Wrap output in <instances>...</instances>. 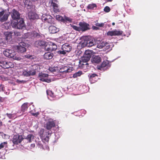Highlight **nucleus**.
Masks as SVG:
<instances>
[{
	"label": "nucleus",
	"mask_w": 160,
	"mask_h": 160,
	"mask_svg": "<svg viewBox=\"0 0 160 160\" xmlns=\"http://www.w3.org/2000/svg\"><path fill=\"white\" fill-rule=\"evenodd\" d=\"M16 82L18 84L21 83H25L26 82V81L24 80H19L18 79H17L16 81Z\"/></svg>",
	"instance_id": "nucleus-48"
},
{
	"label": "nucleus",
	"mask_w": 160,
	"mask_h": 160,
	"mask_svg": "<svg viewBox=\"0 0 160 160\" xmlns=\"http://www.w3.org/2000/svg\"><path fill=\"white\" fill-rule=\"evenodd\" d=\"M79 62V65H81V66H82V65H86V63L85 64L83 63L84 62H82V61H80Z\"/></svg>",
	"instance_id": "nucleus-55"
},
{
	"label": "nucleus",
	"mask_w": 160,
	"mask_h": 160,
	"mask_svg": "<svg viewBox=\"0 0 160 160\" xmlns=\"http://www.w3.org/2000/svg\"><path fill=\"white\" fill-rule=\"evenodd\" d=\"M38 66L36 65H35L31 67L30 69L29 70L30 72V76H33L36 74V70L38 69Z\"/></svg>",
	"instance_id": "nucleus-17"
},
{
	"label": "nucleus",
	"mask_w": 160,
	"mask_h": 160,
	"mask_svg": "<svg viewBox=\"0 0 160 160\" xmlns=\"http://www.w3.org/2000/svg\"><path fill=\"white\" fill-rule=\"evenodd\" d=\"M22 75L24 76L28 77L30 76V72L28 69H23L20 72Z\"/></svg>",
	"instance_id": "nucleus-27"
},
{
	"label": "nucleus",
	"mask_w": 160,
	"mask_h": 160,
	"mask_svg": "<svg viewBox=\"0 0 160 160\" xmlns=\"http://www.w3.org/2000/svg\"><path fill=\"white\" fill-rule=\"evenodd\" d=\"M53 53L49 52H46L43 55L44 58L45 59L48 60L51 59L53 57Z\"/></svg>",
	"instance_id": "nucleus-22"
},
{
	"label": "nucleus",
	"mask_w": 160,
	"mask_h": 160,
	"mask_svg": "<svg viewBox=\"0 0 160 160\" xmlns=\"http://www.w3.org/2000/svg\"><path fill=\"white\" fill-rule=\"evenodd\" d=\"M101 61V58L99 56H93L91 59V61L93 63L98 64Z\"/></svg>",
	"instance_id": "nucleus-15"
},
{
	"label": "nucleus",
	"mask_w": 160,
	"mask_h": 160,
	"mask_svg": "<svg viewBox=\"0 0 160 160\" xmlns=\"http://www.w3.org/2000/svg\"><path fill=\"white\" fill-rule=\"evenodd\" d=\"M34 136L32 134H29L28 135L26 138H24V139H26L27 140V142H31L32 138H34Z\"/></svg>",
	"instance_id": "nucleus-28"
},
{
	"label": "nucleus",
	"mask_w": 160,
	"mask_h": 160,
	"mask_svg": "<svg viewBox=\"0 0 160 160\" xmlns=\"http://www.w3.org/2000/svg\"><path fill=\"white\" fill-rule=\"evenodd\" d=\"M47 93L48 95L50 96L52 98L54 97V93L52 91L47 90Z\"/></svg>",
	"instance_id": "nucleus-40"
},
{
	"label": "nucleus",
	"mask_w": 160,
	"mask_h": 160,
	"mask_svg": "<svg viewBox=\"0 0 160 160\" xmlns=\"http://www.w3.org/2000/svg\"><path fill=\"white\" fill-rule=\"evenodd\" d=\"M88 76L90 81L92 83H94L97 81L98 77V75L95 73L89 74Z\"/></svg>",
	"instance_id": "nucleus-13"
},
{
	"label": "nucleus",
	"mask_w": 160,
	"mask_h": 160,
	"mask_svg": "<svg viewBox=\"0 0 160 160\" xmlns=\"http://www.w3.org/2000/svg\"><path fill=\"white\" fill-rule=\"evenodd\" d=\"M64 19L65 20V22H63L64 23L71 22L72 21V18L68 17L65 15H64Z\"/></svg>",
	"instance_id": "nucleus-34"
},
{
	"label": "nucleus",
	"mask_w": 160,
	"mask_h": 160,
	"mask_svg": "<svg viewBox=\"0 0 160 160\" xmlns=\"http://www.w3.org/2000/svg\"><path fill=\"white\" fill-rule=\"evenodd\" d=\"M110 11V8L108 6L105 7L104 9V11L106 12H108Z\"/></svg>",
	"instance_id": "nucleus-46"
},
{
	"label": "nucleus",
	"mask_w": 160,
	"mask_h": 160,
	"mask_svg": "<svg viewBox=\"0 0 160 160\" xmlns=\"http://www.w3.org/2000/svg\"><path fill=\"white\" fill-rule=\"evenodd\" d=\"M55 48H53L52 45H50L49 46V47L46 48H45V49L47 51H55Z\"/></svg>",
	"instance_id": "nucleus-38"
},
{
	"label": "nucleus",
	"mask_w": 160,
	"mask_h": 160,
	"mask_svg": "<svg viewBox=\"0 0 160 160\" xmlns=\"http://www.w3.org/2000/svg\"><path fill=\"white\" fill-rule=\"evenodd\" d=\"M95 22V25L98 27H103L104 25V24L103 23H99L98 22Z\"/></svg>",
	"instance_id": "nucleus-42"
},
{
	"label": "nucleus",
	"mask_w": 160,
	"mask_h": 160,
	"mask_svg": "<svg viewBox=\"0 0 160 160\" xmlns=\"http://www.w3.org/2000/svg\"><path fill=\"white\" fill-rule=\"evenodd\" d=\"M51 45H52L53 48H55V50L57 48V46L55 44L53 43Z\"/></svg>",
	"instance_id": "nucleus-54"
},
{
	"label": "nucleus",
	"mask_w": 160,
	"mask_h": 160,
	"mask_svg": "<svg viewBox=\"0 0 160 160\" xmlns=\"http://www.w3.org/2000/svg\"><path fill=\"white\" fill-rule=\"evenodd\" d=\"M45 44V42L43 41H38L35 42V46L37 47H39L44 46Z\"/></svg>",
	"instance_id": "nucleus-24"
},
{
	"label": "nucleus",
	"mask_w": 160,
	"mask_h": 160,
	"mask_svg": "<svg viewBox=\"0 0 160 160\" xmlns=\"http://www.w3.org/2000/svg\"><path fill=\"white\" fill-rule=\"evenodd\" d=\"M6 115L9 118L12 119L15 116L16 114L15 113L11 114L7 113Z\"/></svg>",
	"instance_id": "nucleus-41"
},
{
	"label": "nucleus",
	"mask_w": 160,
	"mask_h": 160,
	"mask_svg": "<svg viewBox=\"0 0 160 160\" xmlns=\"http://www.w3.org/2000/svg\"><path fill=\"white\" fill-rule=\"evenodd\" d=\"M2 122L0 120V127L2 125Z\"/></svg>",
	"instance_id": "nucleus-59"
},
{
	"label": "nucleus",
	"mask_w": 160,
	"mask_h": 160,
	"mask_svg": "<svg viewBox=\"0 0 160 160\" xmlns=\"http://www.w3.org/2000/svg\"><path fill=\"white\" fill-rule=\"evenodd\" d=\"M82 74V72L79 71L74 74L73 75V77L74 78H77L78 77L80 76Z\"/></svg>",
	"instance_id": "nucleus-35"
},
{
	"label": "nucleus",
	"mask_w": 160,
	"mask_h": 160,
	"mask_svg": "<svg viewBox=\"0 0 160 160\" xmlns=\"http://www.w3.org/2000/svg\"><path fill=\"white\" fill-rule=\"evenodd\" d=\"M3 53L5 56L8 58L17 60L21 59V58L16 56L15 52L13 50L6 49L3 51Z\"/></svg>",
	"instance_id": "nucleus-2"
},
{
	"label": "nucleus",
	"mask_w": 160,
	"mask_h": 160,
	"mask_svg": "<svg viewBox=\"0 0 160 160\" xmlns=\"http://www.w3.org/2000/svg\"><path fill=\"white\" fill-rule=\"evenodd\" d=\"M31 146L33 148L34 147H35V144H32L31 145Z\"/></svg>",
	"instance_id": "nucleus-60"
},
{
	"label": "nucleus",
	"mask_w": 160,
	"mask_h": 160,
	"mask_svg": "<svg viewBox=\"0 0 160 160\" xmlns=\"http://www.w3.org/2000/svg\"><path fill=\"white\" fill-rule=\"evenodd\" d=\"M92 29L94 30H98L99 29L98 27L97 26L96 27V26H92Z\"/></svg>",
	"instance_id": "nucleus-52"
},
{
	"label": "nucleus",
	"mask_w": 160,
	"mask_h": 160,
	"mask_svg": "<svg viewBox=\"0 0 160 160\" xmlns=\"http://www.w3.org/2000/svg\"><path fill=\"white\" fill-rule=\"evenodd\" d=\"M63 68L64 71H62V69H60L61 72H70L73 70V68L72 67L64 66Z\"/></svg>",
	"instance_id": "nucleus-21"
},
{
	"label": "nucleus",
	"mask_w": 160,
	"mask_h": 160,
	"mask_svg": "<svg viewBox=\"0 0 160 160\" xmlns=\"http://www.w3.org/2000/svg\"><path fill=\"white\" fill-rule=\"evenodd\" d=\"M123 32L122 31L117 30L116 29L112 31H109L107 33L108 36H120L122 35Z\"/></svg>",
	"instance_id": "nucleus-10"
},
{
	"label": "nucleus",
	"mask_w": 160,
	"mask_h": 160,
	"mask_svg": "<svg viewBox=\"0 0 160 160\" xmlns=\"http://www.w3.org/2000/svg\"><path fill=\"white\" fill-rule=\"evenodd\" d=\"M55 123L54 121L50 119L46 122L45 127L47 129L50 130L52 128L55 127Z\"/></svg>",
	"instance_id": "nucleus-12"
},
{
	"label": "nucleus",
	"mask_w": 160,
	"mask_h": 160,
	"mask_svg": "<svg viewBox=\"0 0 160 160\" xmlns=\"http://www.w3.org/2000/svg\"><path fill=\"white\" fill-rule=\"evenodd\" d=\"M39 114V113L38 112H36V113H32V115L34 116H36V117H37V116Z\"/></svg>",
	"instance_id": "nucleus-57"
},
{
	"label": "nucleus",
	"mask_w": 160,
	"mask_h": 160,
	"mask_svg": "<svg viewBox=\"0 0 160 160\" xmlns=\"http://www.w3.org/2000/svg\"><path fill=\"white\" fill-rule=\"evenodd\" d=\"M33 56L32 55H30L29 54H27L25 55V57L26 58L29 59H33Z\"/></svg>",
	"instance_id": "nucleus-43"
},
{
	"label": "nucleus",
	"mask_w": 160,
	"mask_h": 160,
	"mask_svg": "<svg viewBox=\"0 0 160 160\" xmlns=\"http://www.w3.org/2000/svg\"><path fill=\"white\" fill-rule=\"evenodd\" d=\"M26 44L23 42L19 43L18 45L17 46V49L18 52L20 53H23L26 51L25 47Z\"/></svg>",
	"instance_id": "nucleus-8"
},
{
	"label": "nucleus",
	"mask_w": 160,
	"mask_h": 160,
	"mask_svg": "<svg viewBox=\"0 0 160 160\" xmlns=\"http://www.w3.org/2000/svg\"><path fill=\"white\" fill-rule=\"evenodd\" d=\"M49 70L51 72H53L55 71V70L52 68H50Z\"/></svg>",
	"instance_id": "nucleus-56"
},
{
	"label": "nucleus",
	"mask_w": 160,
	"mask_h": 160,
	"mask_svg": "<svg viewBox=\"0 0 160 160\" xmlns=\"http://www.w3.org/2000/svg\"><path fill=\"white\" fill-rule=\"evenodd\" d=\"M78 25L80 26V31L84 32L90 29L89 24L84 22H80Z\"/></svg>",
	"instance_id": "nucleus-7"
},
{
	"label": "nucleus",
	"mask_w": 160,
	"mask_h": 160,
	"mask_svg": "<svg viewBox=\"0 0 160 160\" xmlns=\"http://www.w3.org/2000/svg\"><path fill=\"white\" fill-rule=\"evenodd\" d=\"M24 38H32V32H28L25 33Z\"/></svg>",
	"instance_id": "nucleus-36"
},
{
	"label": "nucleus",
	"mask_w": 160,
	"mask_h": 160,
	"mask_svg": "<svg viewBox=\"0 0 160 160\" xmlns=\"http://www.w3.org/2000/svg\"><path fill=\"white\" fill-rule=\"evenodd\" d=\"M112 1V0H107L108 2H111Z\"/></svg>",
	"instance_id": "nucleus-61"
},
{
	"label": "nucleus",
	"mask_w": 160,
	"mask_h": 160,
	"mask_svg": "<svg viewBox=\"0 0 160 160\" xmlns=\"http://www.w3.org/2000/svg\"><path fill=\"white\" fill-rule=\"evenodd\" d=\"M115 25V23L114 22H112V25L114 26Z\"/></svg>",
	"instance_id": "nucleus-62"
},
{
	"label": "nucleus",
	"mask_w": 160,
	"mask_h": 160,
	"mask_svg": "<svg viewBox=\"0 0 160 160\" xmlns=\"http://www.w3.org/2000/svg\"><path fill=\"white\" fill-rule=\"evenodd\" d=\"M41 37V35L40 33H38L35 31H34L32 32V38H39Z\"/></svg>",
	"instance_id": "nucleus-31"
},
{
	"label": "nucleus",
	"mask_w": 160,
	"mask_h": 160,
	"mask_svg": "<svg viewBox=\"0 0 160 160\" xmlns=\"http://www.w3.org/2000/svg\"><path fill=\"white\" fill-rule=\"evenodd\" d=\"M61 69H62V71H64L63 68H61Z\"/></svg>",
	"instance_id": "nucleus-64"
},
{
	"label": "nucleus",
	"mask_w": 160,
	"mask_h": 160,
	"mask_svg": "<svg viewBox=\"0 0 160 160\" xmlns=\"http://www.w3.org/2000/svg\"><path fill=\"white\" fill-rule=\"evenodd\" d=\"M105 45V43L104 42H102L100 44L98 45V48H103L104 47Z\"/></svg>",
	"instance_id": "nucleus-44"
},
{
	"label": "nucleus",
	"mask_w": 160,
	"mask_h": 160,
	"mask_svg": "<svg viewBox=\"0 0 160 160\" xmlns=\"http://www.w3.org/2000/svg\"><path fill=\"white\" fill-rule=\"evenodd\" d=\"M38 145H39V147L40 148H42L43 147V145H42V144H41V143H38Z\"/></svg>",
	"instance_id": "nucleus-58"
},
{
	"label": "nucleus",
	"mask_w": 160,
	"mask_h": 160,
	"mask_svg": "<svg viewBox=\"0 0 160 160\" xmlns=\"http://www.w3.org/2000/svg\"><path fill=\"white\" fill-rule=\"evenodd\" d=\"M0 88L1 89V91H4V85L1 84L0 85Z\"/></svg>",
	"instance_id": "nucleus-51"
},
{
	"label": "nucleus",
	"mask_w": 160,
	"mask_h": 160,
	"mask_svg": "<svg viewBox=\"0 0 160 160\" xmlns=\"http://www.w3.org/2000/svg\"><path fill=\"white\" fill-rule=\"evenodd\" d=\"M5 100V98H2L0 96V102H3Z\"/></svg>",
	"instance_id": "nucleus-53"
},
{
	"label": "nucleus",
	"mask_w": 160,
	"mask_h": 160,
	"mask_svg": "<svg viewBox=\"0 0 160 160\" xmlns=\"http://www.w3.org/2000/svg\"><path fill=\"white\" fill-rule=\"evenodd\" d=\"M72 27L74 30L80 32V26L79 27L74 25H72L71 26Z\"/></svg>",
	"instance_id": "nucleus-39"
},
{
	"label": "nucleus",
	"mask_w": 160,
	"mask_h": 160,
	"mask_svg": "<svg viewBox=\"0 0 160 160\" xmlns=\"http://www.w3.org/2000/svg\"><path fill=\"white\" fill-rule=\"evenodd\" d=\"M8 66H9V68H12L14 67V65L13 63L10 62H8Z\"/></svg>",
	"instance_id": "nucleus-50"
},
{
	"label": "nucleus",
	"mask_w": 160,
	"mask_h": 160,
	"mask_svg": "<svg viewBox=\"0 0 160 160\" xmlns=\"http://www.w3.org/2000/svg\"><path fill=\"white\" fill-rule=\"evenodd\" d=\"M12 27L15 28L22 29L25 26L24 20L22 18H19L16 20V21L12 22Z\"/></svg>",
	"instance_id": "nucleus-1"
},
{
	"label": "nucleus",
	"mask_w": 160,
	"mask_h": 160,
	"mask_svg": "<svg viewBox=\"0 0 160 160\" xmlns=\"http://www.w3.org/2000/svg\"><path fill=\"white\" fill-rule=\"evenodd\" d=\"M48 135H50H50H51V133H50V132H48Z\"/></svg>",
	"instance_id": "nucleus-63"
},
{
	"label": "nucleus",
	"mask_w": 160,
	"mask_h": 160,
	"mask_svg": "<svg viewBox=\"0 0 160 160\" xmlns=\"http://www.w3.org/2000/svg\"><path fill=\"white\" fill-rule=\"evenodd\" d=\"M48 75L47 73H45L42 72L39 73L38 75V78L40 80L47 82H51V80H48Z\"/></svg>",
	"instance_id": "nucleus-9"
},
{
	"label": "nucleus",
	"mask_w": 160,
	"mask_h": 160,
	"mask_svg": "<svg viewBox=\"0 0 160 160\" xmlns=\"http://www.w3.org/2000/svg\"><path fill=\"white\" fill-rule=\"evenodd\" d=\"M72 49V47L68 43L63 44L62 47V50H64L67 52H70Z\"/></svg>",
	"instance_id": "nucleus-14"
},
{
	"label": "nucleus",
	"mask_w": 160,
	"mask_h": 160,
	"mask_svg": "<svg viewBox=\"0 0 160 160\" xmlns=\"http://www.w3.org/2000/svg\"><path fill=\"white\" fill-rule=\"evenodd\" d=\"M42 19V21L48 23L50 24H54V19L49 15L43 14Z\"/></svg>",
	"instance_id": "nucleus-5"
},
{
	"label": "nucleus",
	"mask_w": 160,
	"mask_h": 160,
	"mask_svg": "<svg viewBox=\"0 0 160 160\" xmlns=\"http://www.w3.org/2000/svg\"><path fill=\"white\" fill-rule=\"evenodd\" d=\"M1 66L4 68H8L9 67L8 66V62L6 61H2L0 62Z\"/></svg>",
	"instance_id": "nucleus-29"
},
{
	"label": "nucleus",
	"mask_w": 160,
	"mask_h": 160,
	"mask_svg": "<svg viewBox=\"0 0 160 160\" xmlns=\"http://www.w3.org/2000/svg\"><path fill=\"white\" fill-rule=\"evenodd\" d=\"M59 28L53 25H51L49 27V31L50 33H55L59 31Z\"/></svg>",
	"instance_id": "nucleus-16"
},
{
	"label": "nucleus",
	"mask_w": 160,
	"mask_h": 160,
	"mask_svg": "<svg viewBox=\"0 0 160 160\" xmlns=\"http://www.w3.org/2000/svg\"><path fill=\"white\" fill-rule=\"evenodd\" d=\"M28 103L25 102L22 105L21 108V110L22 112H24L27 111L28 107Z\"/></svg>",
	"instance_id": "nucleus-23"
},
{
	"label": "nucleus",
	"mask_w": 160,
	"mask_h": 160,
	"mask_svg": "<svg viewBox=\"0 0 160 160\" xmlns=\"http://www.w3.org/2000/svg\"><path fill=\"white\" fill-rule=\"evenodd\" d=\"M24 3L28 9H30L32 7V3L30 0H25Z\"/></svg>",
	"instance_id": "nucleus-26"
},
{
	"label": "nucleus",
	"mask_w": 160,
	"mask_h": 160,
	"mask_svg": "<svg viewBox=\"0 0 160 160\" xmlns=\"http://www.w3.org/2000/svg\"><path fill=\"white\" fill-rule=\"evenodd\" d=\"M108 64L109 62L108 61H104L99 66L98 68V69L101 70L102 68L107 67Z\"/></svg>",
	"instance_id": "nucleus-25"
},
{
	"label": "nucleus",
	"mask_w": 160,
	"mask_h": 160,
	"mask_svg": "<svg viewBox=\"0 0 160 160\" xmlns=\"http://www.w3.org/2000/svg\"><path fill=\"white\" fill-rule=\"evenodd\" d=\"M8 147V142H2L0 144V149H5L7 148Z\"/></svg>",
	"instance_id": "nucleus-32"
},
{
	"label": "nucleus",
	"mask_w": 160,
	"mask_h": 160,
	"mask_svg": "<svg viewBox=\"0 0 160 160\" xmlns=\"http://www.w3.org/2000/svg\"><path fill=\"white\" fill-rule=\"evenodd\" d=\"M6 151V149H0V154L3 155L5 154V152Z\"/></svg>",
	"instance_id": "nucleus-47"
},
{
	"label": "nucleus",
	"mask_w": 160,
	"mask_h": 160,
	"mask_svg": "<svg viewBox=\"0 0 160 160\" xmlns=\"http://www.w3.org/2000/svg\"><path fill=\"white\" fill-rule=\"evenodd\" d=\"M84 43H85L86 46L88 47H91L94 45L95 42V41L93 40H88L84 41Z\"/></svg>",
	"instance_id": "nucleus-20"
},
{
	"label": "nucleus",
	"mask_w": 160,
	"mask_h": 160,
	"mask_svg": "<svg viewBox=\"0 0 160 160\" xmlns=\"http://www.w3.org/2000/svg\"><path fill=\"white\" fill-rule=\"evenodd\" d=\"M0 9L1 11H0V22H3L8 20L10 13L7 12L5 9L1 8Z\"/></svg>",
	"instance_id": "nucleus-3"
},
{
	"label": "nucleus",
	"mask_w": 160,
	"mask_h": 160,
	"mask_svg": "<svg viewBox=\"0 0 160 160\" xmlns=\"http://www.w3.org/2000/svg\"><path fill=\"white\" fill-rule=\"evenodd\" d=\"M13 32H7L4 33L7 42H10L12 40V36Z\"/></svg>",
	"instance_id": "nucleus-19"
},
{
	"label": "nucleus",
	"mask_w": 160,
	"mask_h": 160,
	"mask_svg": "<svg viewBox=\"0 0 160 160\" xmlns=\"http://www.w3.org/2000/svg\"><path fill=\"white\" fill-rule=\"evenodd\" d=\"M28 17L30 19L34 20L38 19V16L36 13L30 11L28 13Z\"/></svg>",
	"instance_id": "nucleus-18"
},
{
	"label": "nucleus",
	"mask_w": 160,
	"mask_h": 160,
	"mask_svg": "<svg viewBox=\"0 0 160 160\" xmlns=\"http://www.w3.org/2000/svg\"><path fill=\"white\" fill-rule=\"evenodd\" d=\"M56 18L57 20L58 21H60L62 22L63 23V22H65V20L64 19V17H63L60 16L59 15H58L57 16Z\"/></svg>",
	"instance_id": "nucleus-37"
},
{
	"label": "nucleus",
	"mask_w": 160,
	"mask_h": 160,
	"mask_svg": "<svg viewBox=\"0 0 160 160\" xmlns=\"http://www.w3.org/2000/svg\"><path fill=\"white\" fill-rule=\"evenodd\" d=\"M52 5L53 8V10L55 12H59V10L58 8V5L55 2H53L52 3Z\"/></svg>",
	"instance_id": "nucleus-33"
},
{
	"label": "nucleus",
	"mask_w": 160,
	"mask_h": 160,
	"mask_svg": "<svg viewBox=\"0 0 160 160\" xmlns=\"http://www.w3.org/2000/svg\"><path fill=\"white\" fill-rule=\"evenodd\" d=\"M2 79L3 81H7L9 80V78L7 77H2Z\"/></svg>",
	"instance_id": "nucleus-49"
},
{
	"label": "nucleus",
	"mask_w": 160,
	"mask_h": 160,
	"mask_svg": "<svg viewBox=\"0 0 160 160\" xmlns=\"http://www.w3.org/2000/svg\"><path fill=\"white\" fill-rule=\"evenodd\" d=\"M92 51L86 50L81 60L83 62H85L86 64H88L87 62L90 59L92 55Z\"/></svg>",
	"instance_id": "nucleus-4"
},
{
	"label": "nucleus",
	"mask_w": 160,
	"mask_h": 160,
	"mask_svg": "<svg viewBox=\"0 0 160 160\" xmlns=\"http://www.w3.org/2000/svg\"><path fill=\"white\" fill-rule=\"evenodd\" d=\"M24 138L21 135L16 134L13 136L12 142L14 144L18 145L20 143L24 140Z\"/></svg>",
	"instance_id": "nucleus-6"
},
{
	"label": "nucleus",
	"mask_w": 160,
	"mask_h": 160,
	"mask_svg": "<svg viewBox=\"0 0 160 160\" xmlns=\"http://www.w3.org/2000/svg\"><path fill=\"white\" fill-rule=\"evenodd\" d=\"M11 17L14 20L20 18V14L19 12L16 9H13L11 12Z\"/></svg>",
	"instance_id": "nucleus-11"
},
{
	"label": "nucleus",
	"mask_w": 160,
	"mask_h": 160,
	"mask_svg": "<svg viewBox=\"0 0 160 160\" xmlns=\"http://www.w3.org/2000/svg\"><path fill=\"white\" fill-rule=\"evenodd\" d=\"M58 53L60 55H65L67 53L64 50H59L58 52Z\"/></svg>",
	"instance_id": "nucleus-45"
},
{
	"label": "nucleus",
	"mask_w": 160,
	"mask_h": 160,
	"mask_svg": "<svg viewBox=\"0 0 160 160\" xmlns=\"http://www.w3.org/2000/svg\"><path fill=\"white\" fill-rule=\"evenodd\" d=\"M97 8V5L95 3H91L88 4L87 6V8L88 9L90 10H94L95 8V9Z\"/></svg>",
	"instance_id": "nucleus-30"
}]
</instances>
